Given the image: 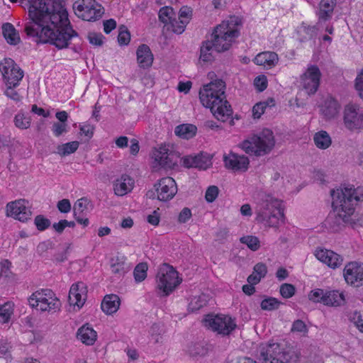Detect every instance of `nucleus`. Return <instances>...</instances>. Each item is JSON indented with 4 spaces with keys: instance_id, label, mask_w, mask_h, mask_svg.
Instances as JSON below:
<instances>
[{
    "instance_id": "25",
    "label": "nucleus",
    "mask_w": 363,
    "mask_h": 363,
    "mask_svg": "<svg viewBox=\"0 0 363 363\" xmlns=\"http://www.w3.org/2000/svg\"><path fill=\"white\" fill-rule=\"evenodd\" d=\"M336 0H321L319 4V10L317 13L318 23L325 22L332 18Z\"/></svg>"
},
{
    "instance_id": "10",
    "label": "nucleus",
    "mask_w": 363,
    "mask_h": 363,
    "mask_svg": "<svg viewBox=\"0 0 363 363\" xmlns=\"http://www.w3.org/2000/svg\"><path fill=\"white\" fill-rule=\"evenodd\" d=\"M225 24L218 25L211 34L214 50L217 52H223L230 49L235 38L239 36L240 32L226 30Z\"/></svg>"
},
{
    "instance_id": "39",
    "label": "nucleus",
    "mask_w": 363,
    "mask_h": 363,
    "mask_svg": "<svg viewBox=\"0 0 363 363\" xmlns=\"http://www.w3.org/2000/svg\"><path fill=\"white\" fill-rule=\"evenodd\" d=\"M148 267L146 262H141L136 265L133 274L136 282H141L147 277Z\"/></svg>"
},
{
    "instance_id": "47",
    "label": "nucleus",
    "mask_w": 363,
    "mask_h": 363,
    "mask_svg": "<svg viewBox=\"0 0 363 363\" xmlns=\"http://www.w3.org/2000/svg\"><path fill=\"white\" fill-rule=\"evenodd\" d=\"M220 24H225L226 30L239 31L238 27L242 25V19L238 16H230L227 21H223Z\"/></svg>"
},
{
    "instance_id": "61",
    "label": "nucleus",
    "mask_w": 363,
    "mask_h": 363,
    "mask_svg": "<svg viewBox=\"0 0 363 363\" xmlns=\"http://www.w3.org/2000/svg\"><path fill=\"white\" fill-rule=\"evenodd\" d=\"M193 10L191 7L187 6H182L179 12V19L189 20L191 18Z\"/></svg>"
},
{
    "instance_id": "32",
    "label": "nucleus",
    "mask_w": 363,
    "mask_h": 363,
    "mask_svg": "<svg viewBox=\"0 0 363 363\" xmlns=\"http://www.w3.org/2000/svg\"><path fill=\"white\" fill-rule=\"evenodd\" d=\"M214 45L212 41L210 40H207L202 43V45L200 48V60L204 62H211L214 60L213 52Z\"/></svg>"
},
{
    "instance_id": "62",
    "label": "nucleus",
    "mask_w": 363,
    "mask_h": 363,
    "mask_svg": "<svg viewBox=\"0 0 363 363\" xmlns=\"http://www.w3.org/2000/svg\"><path fill=\"white\" fill-rule=\"evenodd\" d=\"M53 247H54L53 242L50 240L40 242L37 246V252L40 255H42L43 253L47 252L48 250L52 249Z\"/></svg>"
},
{
    "instance_id": "16",
    "label": "nucleus",
    "mask_w": 363,
    "mask_h": 363,
    "mask_svg": "<svg viewBox=\"0 0 363 363\" xmlns=\"http://www.w3.org/2000/svg\"><path fill=\"white\" fill-rule=\"evenodd\" d=\"M32 212L28 207V201L18 199L6 205V216L12 217L21 222H26L30 218Z\"/></svg>"
},
{
    "instance_id": "30",
    "label": "nucleus",
    "mask_w": 363,
    "mask_h": 363,
    "mask_svg": "<svg viewBox=\"0 0 363 363\" xmlns=\"http://www.w3.org/2000/svg\"><path fill=\"white\" fill-rule=\"evenodd\" d=\"M77 337L84 344L92 345L96 340V332L91 328L83 325L77 331Z\"/></svg>"
},
{
    "instance_id": "21",
    "label": "nucleus",
    "mask_w": 363,
    "mask_h": 363,
    "mask_svg": "<svg viewBox=\"0 0 363 363\" xmlns=\"http://www.w3.org/2000/svg\"><path fill=\"white\" fill-rule=\"evenodd\" d=\"M86 298V286L83 282L72 285L69 292L68 300L70 305L82 307Z\"/></svg>"
},
{
    "instance_id": "60",
    "label": "nucleus",
    "mask_w": 363,
    "mask_h": 363,
    "mask_svg": "<svg viewBox=\"0 0 363 363\" xmlns=\"http://www.w3.org/2000/svg\"><path fill=\"white\" fill-rule=\"evenodd\" d=\"M292 332L307 333L308 328L305 323L301 320H296L292 324Z\"/></svg>"
},
{
    "instance_id": "56",
    "label": "nucleus",
    "mask_w": 363,
    "mask_h": 363,
    "mask_svg": "<svg viewBox=\"0 0 363 363\" xmlns=\"http://www.w3.org/2000/svg\"><path fill=\"white\" fill-rule=\"evenodd\" d=\"M350 320L354 323L360 332L363 333V320L359 312L354 311L350 315Z\"/></svg>"
},
{
    "instance_id": "22",
    "label": "nucleus",
    "mask_w": 363,
    "mask_h": 363,
    "mask_svg": "<svg viewBox=\"0 0 363 363\" xmlns=\"http://www.w3.org/2000/svg\"><path fill=\"white\" fill-rule=\"evenodd\" d=\"M316 258L333 269L339 267L342 262V258L333 251L326 249L316 250Z\"/></svg>"
},
{
    "instance_id": "4",
    "label": "nucleus",
    "mask_w": 363,
    "mask_h": 363,
    "mask_svg": "<svg viewBox=\"0 0 363 363\" xmlns=\"http://www.w3.org/2000/svg\"><path fill=\"white\" fill-rule=\"evenodd\" d=\"M257 222L269 227H277L284 218L281 201L270 195H263L255 208Z\"/></svg>"
},
{
    "instance_id": "53",
    "label": "nucleus",
    "mask_w": 363,
    "mask_h": 363,
    "mask_svg": "<svg viewBox=\"0 0 363 363\" xmlns=\"http://www.w3.org/2000/svg\"><path fill=\"white\" fill-rule=\"evenodd\" d=\"M6 89L4 91V94L9 99L16 102H19L22 99V96L18 91L15 90L17 86H12V85H6Z\"/></svg>"
},
{
    "instance_id": "55",
    "label": "nucleus",
    "mask_w": 363,
    "mask_h": 363,
    "mask_svg": "<svg viewBox=\"0 0 363 363\" xmlns=\"http://www.w3.org/2000/svg\"><path fill=\"white\" fill-rule=\"evenodd\" d=\"M150 333L155 343L161 342L162 329L160 328V325L157 323L153 324L150 328Z\"/></svg>"
},
{
    "instance_id": "23",
    "label": "nucleus",
    "mask_w": 363,
    "mask_h": 363,
    "mask_svg": "<svg viewBox=\"0 0 363 363\" xmlns=\"http://www.w3.org/2000/svg\"><path fill=\"white\" fill-rule=\"evenodd\" d=\"M211 164V160L208 155H197L184 158V165L187 168L195 167L206 169Z\"/></svg>"
},
{
    "instance_id": "7",
    "label": "nucleus",
    "mask_w": 363,
    "mask_h": 363,
    "mask_svg": "<svg viewBox=\"0 0 363 363\" xmlns=\"http://www.w3.org/2000/svg\"><path fill=\"white\" fill-rule=\"evenodd\" d=\"M177 272L167 264H163L157 274V288L161 296H168L181 283Z\"/></svg>"
},
{
    "instance_id": "42",
    "label": "nucleus",
    "mask_w": 363,
    "mask_h": 363,
    "mask_svg": "<svg viewBox=\"0 0 363 363\" xmlns=\"http://www.w3.org/2000/svg\"><path fill=\"white\" fill-rule=\"evenodd\" d=\"M188 352L192 357H201L207 353V349L201 343H191L188 347Z\"/></svg>"
},
{
    "instance_id": "15",
    "label": "nucleus",
    "mask_w": 363,
    "mask_h": 363,
    "mask_svg": "<svg viewBox=\"0 0 363 363\" xmlns=\"http://www.w3.org/2000/svg\"><path fill=\"white\" fill-rule=\"evenodd\" d=\"M153 157L154 167L173 169L177 166L180 155L177 152L169 150L165 146H162L154 152Z\"/></svg>"
},
{
    "instance_id": "35",
    "label": "nucleus",
    "mask_w": 363,
    "mask_h": 363,
    "mask_svg": "<svg viewBox=\"0 0 363 363\" xmlns=\"http://www.w3.org/2000/svg\"><path fill=\"white\" fill-rule=\"evenodd\" d=\"M111 272L115 274L121 276L125 273V257L116 256L111 259Z\"/></svg>"
},
{
    "instance_id": "64",
    "label": "nucleus",
    "mask_w": 363,
    "mask_h": 363,
    "mask_svg": "<svg viewBox=\"0 0 363 363\" xmlns=\"http://www.w3.org/2000/svg\"><path fill=\"white\" fill-rule=\"evenodd\" d=\"M355 88L359 91V94L363 99V69L356 78Z\"/></svg>"
},
{
    "instance_id": "26",
    "label": "nucleus",
    "mask_w": 363,
    "mask_h": 363,
    "mask_svg": "<svg viewBox=\"0 0 363 363\" xmlns=\"http://www.w3.org/2000/svg\"><path fill=\"white\" fill-rule=\"evenodd\" d=\"M136 54L138 63L140 67L147 68L152 65L153 55L148 45H140L137 49Z\"/></svg>"
},
{
    "instance_id": "8",
    "label": "nucleus",
    "mask_w": 363,
    "mask_h": 363,
    "mask_svg": "<svg viewBox=\"0 0 363 363\" xmlns=\"http://www.w3.org/2000/svg\"><path fill=\"white\" fill-rule=\"evenodd\" d=\"M32 308L41 311L56 312L61 307L60 301L50 289H42L34 292L28 298Z\"/></svg>"
},
{
    "instance_id": "33",
    "label": "nucleus",
    "mask_w": 363,
    "mask_h": 363,
    "mask_svg": "<svg viewBox=\"0 0 363 363\" xmlns=\"http://www.w3.org/2000/svg\"><path fill=\"white\" fill-rule=\"evenodd\" d=\"M313 141L315 146L321 150L328 148L332 144V140L330 135L325 130H320L315 133Z\"/></svg>"
},
{
    "instance_id": "13",
    "label": "nucleus",
    "mask_w": 363,
    "mask_h": 363,
    "mask_svg": "<svg viewBox=\"0 0 363 363\" xmlns=\"http://www.w3.org/2000/svg\"><path fill=\"white\" fill-rule=\"evenodd\" d=\"M75 13L84 21H95L104 13V9L95 0H78L73 4Z\"/></svg>"
},
{
    "instance_id": "11",
    "label": "nucleus",
    "mask_w": 363,
    "mask_h": 363,
    "mask_svg": "<svg viewBox=\"0 0 363 363\" xmlns=\"http://www.w3.org/2000/svg\"><path fill=\"white\" fill-rule=\"evenodd\" d=\"M344 127L349 131L359 133L363 129V108L357 104L345 106L342 113Z\"/></svg>"
},
{
    "instance_id": "38",
    "label": "nucleus",
    "mask_w": 363,
    "mask_h": 363,
    "mask_svg": "<svg viewBox=\"0 0 363 363\" xmlns=\"http://www.w3.org/2000/svg\"><path fill=\"white\" fill-rule=\"evenodd\" d=\"M174 15V9L172 7L164 6L162 7L159 11V20L164 24L167 25L169 24L171 21L174 18H173Z\"/></svg>"
},
{
    "instance_id": "9",
    "label": "nucleus",
    "mask_w": 363,
    "mask_h": 363,
    "mask_svg": "<svg viewBox=\"0 0 363 363\" xmlns=\"http://www.w3.org/2000/svg\"><path fill=\"white\" fill-rule=\"evenodd\" d=\"M177 193V185L174 179L167 177L155 184L153 189L149 190L146 196L150 199H158L167 202L172 200Z\"/></svg>"
},
{
    "instance_id": "19",
    "label": "nucleus",
    "mask_w": 363,
    "mask_h": 363,
    "mask_svg": "<svg viewBox=\"0 0 363 363\" xmlns=\"http://www.w3.org/2000/svg\"><path fill=\"white\" fill-rule=\"evenodd\" d=\"M341 105L331 96H328L320 106V113L325 121H331L339 117Z\"/></svg>"
},
{
    "instance_id": "48",
    "label": "nucleus",
    "mask_w": 363,
    "mask_h": 363,
    "mask_svg": "<svg viewBox=\"0 0 363 363\" xmlns=\"http://www.w3.org/2000/svg\"><path fill=\"white\" fill-rule=\"evenodd\" d=\"M11 349L12 345L11 342H9L6 339L0 340V356L4 357L6 359L11 358Z\"/></svg>"
},
{
    "instance_id": "31",
    "label": "nucleus",
    "mask_w": 363,
    "mask_h": 363,
    "mask_svg": "<svg viewBox=\"0 0 363 363\" xmlns=\"http://www.w3.org/2000/svg\"><path fill=\"white\" fill-rule=\"evenodd\" d=\"M2 32L6 42L10 45H16L19 43L21 38L14 26L9 23H4L2 26Z\"/></svg>"
},
{
    "instance_id": "43",
    "label": "nucleus",
    "mask_w": 363,
    "mask_h": 363,
    "mask_svg": "<svg viewBox=\"0 0 363 363\" xmlns=\"http://www.w3.org/2000/svg\"><path fill=\"white\" fill-rule=\"evenodd\" d=\"M15 125L20 129H27L30 125V118L26 116L23 113H18L14 117Z\"/></svg>"
},
{
    "instance_id": "37",
    "label": "nucleus",
    "mask_w": 363,
    "mask_h": 363,
    "mask_svg": "<svg viewBox=\"0 0 363 363\" xmlns=\"http://www.w3.org/2000/svg\"><path fill=\"white\" fill-rule=\"evenodd\" d=\"M275 105L274 100L269 99L267 101L257 103L252 108V114L255 118H259L264 113L265 109L268 106H274Z\"/></svg>"
},
{
    "instance_id": "41",
    "label": "nucleus",
    "mask_w": 363,
    "mask_h": 363,
    "mask_svg": "<svg viewBox=\"0 0 363 363\" xmlns=\"http://www.w3.org/2000/svg\"><path fill=\"white\" fill-rule=\"evenodd\" d=\"M13 313V306L7 302L0 306V323H6L9 322L11 314Z\"/></svg>"
},
{
    "instance_id": "50",
    "label": "nucleus",
    "mask_w": 363,
    "mask_h": 363,
    "mask_svg": "<svg viewBox=\"0 0 363 363\" xmlns=\"http://www.w3.org/2000/svg\"><path fill=\"white\" fill-rule=\"evenodd\" d=\"M326 295V291L321 289H315L312 290L308 294L309 300L315 303H323V300Z\"/></svg>"
},
{
    "instance_id": "6",
    "label": "nucleus",
    "mask_w": 363,
    "mask_h": 363,
    "mask_svg": "<svg viewBox=\"0 0 363 363\" xmlns=\"http://www.w3.org/2000/svg\"><path fill=\"white\" fill-rule=\"evenodd\" d=\"M274 145L273 132L269 129H264L259 135L243 141L240 147L247 154L263 156L269 153Z\"/></svg>"
},
{
    "instance_id": "1",
    "label": "nucleus",
    "mask_w": 363,
    "mask_h": 363,
    "mask_svg": "<svg viewBox=\"0 0 363 363\" xmlns=\"http://www.w3.org/2000/svg\"><path fill=\"white\" fill-rule=\"evenodd\" d=\"M29 22L25 25L27 35L36 37L43 43L58 49L68 47L69 40L78 36L72 29L68 12L62 0H28Z\"/></svg>"
},
{
    "instance_id": "27",
    "label": "nucleus",
    "mask_w": 363,
    "mask_h": 363,
    "mask_svg": "<svg viewBox=\"0 0 363 363\" xmlns=\"http://www.w3.org/2000/svg\"><path fill=\"white\" fill-rule=\"evenodd\" d=\"M120 298L116 294H109L104 296L101 304V310L108 315L116 313L120 306Z\"/></svg>"
},
{
    "instance_id": "59",
    "label": "nucleus",
    "mask_w": 363,
    "mask_h": 363,
    "mask_svg": "<svg viewBox=\"0 0 363 363\" xmlns=\"http://www.w3.org/2000/svg\"><path fill=\"white\" fill-rule=\"evenodd\" d=\"M206 305V300L201 297H194L189 305V309L191 311H196Z\"/></svg>"
},
{
    "instance_id": "12",
    "label": "nucleus",
    "mask_w": 363,
    "mask_h": 363,
    "mask_svg": "<svg viewBox=\"0 0 363 363\" xmlns=\"http://www.w3.org/2000/svg\"><path fill=\"white\" fill-rule=\"evenodd\" d=\"M205 326L223 336L229 335L237 327L235 319L226 315H207Z\"/></svg>"
},
{
    "instance_id": "36",
    "label": "nucleus",
    "mask_w": 363,
    "mask_h": 363,
    "mask_svg": "<svg viewBox=\"0 0 363 363\" xmlns=\"http://www.w3.org/2000/svg\"><path fill=\"white\" fill-rule=\"evenodd\" d=\"M79 143L78 141H72L57 147V153L61 156H66L74 153L79 147Z\"/></svg>"
},
{
    "instance_id": "28",
    "label": "nucleus",
    "mask_w": 363,
    "mask_h": 363,
    "mask_svg": "<svg viewBox=\"0 0 363 363\" xmlns=\"http://www.w3.org/2000/svg\"><path fill=\"white\" fill-rule=\"evenodd\" d=\"M278 60L277 53L274 52H263L257 55L254 59V62L257 65L272 68L277 64Z\"/></svg>"
},
{
    "instance_id": "51",
    "label": "nucleus",
    "mask_w": 363,
    "mask_h": 363,
    "mask_svg": "<svg viewBox=\"0 0 363 363\" xmlns=\"http://www.w3.org/2000/svg\"><path fill=\"white\" fill-rule=\"evenodd\" d=\"M188 23V20L179 19V21H177L174 18L169 24L171 25L174 33L181 34L184 31Z\"/></svg>"
},
{
    "instance_id": "5",
    "label": "nucleus",
    "mask_w": 363,
    "mask_h": 363,
    "mask_svg": "<svg viewBox=\"0 0 363 363\" xmlns=\"http://www.w3.org/2000/svg\"><path fill=\"white\" fill-rule=\"evenodd\" d=\"M301 354L293 347H281L278 343L269 344L260 350V363H298Z\"/></svg>"
},
{
    "instance_id": "14",
    "label": "nucleus",
    "mask_w": 363,
    "mask_h": 363,
    "mask_svg": "<svg viewBox=\"0 0 363 363\" xmlns=\"http://www.w3.org/2000/svg\"><path fill=\"white\" fill-rule=\"evenodd\" d=\"M0 72L5 84L12 86H18L24 76L23 71L11 58H5L1 62Z\"/></svg>"
},
{
    "instance_id": "20",
    "label": "nucleus",
    "mask_w": 363,
    "mask_h": 363,
    "mask_svg": "<svg viewBox=\"0 0 363 363\" xmlns=\"http://www.w3.org/2000/svg\"><path fill=\"white\" fill-rule=\"evenodd\" d=\"M225 167L234 172H246L248 169L250 161L247 157L230 152L223 155Z\"/></svg>"
},
{
    "instance_id": "29",
    "label": "nucleus",
    "mask_w": 363,
    "mask_h": 363,
    "mask_svg": "<svg viewBox=\"0 0 363 363\" xmlns=\"http://www.w3.org/2000/svg\"><path fill=\"white\" fill-rule=\"evenodd\" d=\"M346 303L345 295L343 291L337 290L327 291L323 300V304L329 306H340Z\"/></svg>"
},
{
    "instance_id": "57",
    "label": "nucleus",
    "mask_w": 363,
    "mask_h": 363,
    "mask_svg": "<svg viewBox=\"0 0 363 363\" xmlns=\"http://www.w3.org/2000/svg\"><path fill=\"white\" fill-rule=\"evenodd\" d=\"M218 193H219V189H218V186H210L206 191V195H205L206 200L209 203L214 201L216 199V198L218 195Z\"/></svg>"
},
{
    "instance_id": "2",
    "label": "nucleus",
    "mask_w": 363,
    "mask_h": 363,
    "mask_svg": "<svg viewBox=\"0 0 363 363\" xmlns=\"http://www.w3.org/2000/svg\"><path fill=\"white\" fill-rule=\"evenodd\" d=\"M225 82L216 79L204 85L199 91L201 104L209 108L213 115L223 122L228 120L233 113L231 106L225 99Z\"/></svg>"
},
{
    "instance_id": "18",
    "label": "nucleus",
    "mask_w": 363,
    "mask_h": 363,
    "mask_svg": "<svg viewBox=\"0 0 363 363\" xmlns=\"http://www.w3.org/2000/svg\"><path fill=\"white\" fill-rule=\"evenodd\" d=\"M344 277L346 282L355 287L363 285V264L350 262L345 267Z\"/></svg>"
},
{
    "instance_id": "52",
    "label": "nucleus",
    "mask_w": 363,
    "mask_h": 363,
    "mask_svg": "<svg viewBox=\"0 0 363 363\" xmlns=\"http://www.w3.org/2000/svg\"><path fill=\"white\" fill-rule=\"evenodd\" d=\"M279 292L283 298H289L295 294L296 288L293 284L284 283L281 285Z\"/></svg>"
},
{
    "instance_id": "63",
    "label": "nucleus",
    "mask_w": 363,
    "mask_h": 363,
    "mask_svg": "<svg viewBox=\"0 0 363 363\" xmlns=\"http://www.w3.org/2000/svg\"><path fill=\"white\" fill-rule=\"evenodd\" d=\"M255 86L257 88L259 91H263L267 86V81L264 76H259L255 79Z\"/></svg>"
},
{
    "instance_id": "58",
    "label": "nucleus",
    "mask_w": 363,
    "mask_h": 363,
    "mask_svg": "<svg viewBox=\"0 0 363 363\" xmlns=\"http://www.w3.org/2000/svg\"><path fill=\"white\" fill-rule=\"evenodd\" d=\"M104 35L101 33H89L88 34L89 43L96 46H101L104 43Z\"/></svg>"
},
{
    "instance_id": "3",
    "label": "nucleus",
    "mask_w": 363,
    "mask_h": 363,
    "mask_svg": "<svg viewBox=\"0 0 363 363\" xmlns=\"http://www.w3.org/2000/svg\"><path fill=\"white\" fill-rule=\"evenodd\" d=\"M330 194L337 223L350 222L354 206L357 202L363 201V186L354 188L352 184H343L336 190H332Z\"/></svg>"
},
{
    "instance_id": "45",
    "label": "nucleus",
    "mask_w": 363,
    "mask_h": 363,
    "mask_svg": "<svg viewBox=\"0 0 363 363\" xmlns=\"http://www.w3.org/2000/svg\"><path fill=\"white\" fill-rule=\"evenodd\" d=\"M240 242L247 246L252 251H256L259 248V240L258 238L252 235H247L242 237L240 239Z\"/></svg>"
},
{
    "instance_id": "40",
    "label": "nucleus",
    "mask_w": 363,
    "mask_h": 363,
    "mask_svg": "<svg viewBox=\"0 0 363 363\" xmlns=\"http://www.w3.org/2000/svg\"><path fill=\"white\" fill-rule=\"evenodd\" d=\"M89 206H91V203L90 200L86 197H82L78 199L74 205V216L77 214H84V211L88 209Z\"/></svg>"
},
{
    "instance_id": "44",
    "label": "nucleus",
    "mask_w": 363,
    "mask_h": 363,
    "mask_svg": "<svg viewBox=\"0 0 363 363\" xmlns=\"http://www.w3.org/2000/svg\"><path fill=\"white\" fill-rule=\"evenodd\" d=\"M281 302L276 298L268 297L264 298L260 304L261 308L264 311H273L277 309Z\"/></svg>"
},
{
    "instance_id": "46",
    "label": "nucleus",
    "mask_w": 363,
    "mask_h": 363,
    "mask_svg": "<svg viewBox=\"0 0 363 363\" xmlns=\"http://www.w3.org/2000/svg\"><path fill=\"white\" fill-rule=\"evenodd\" d=\"M130 40V33L128 28L121 25L119 26V32L118 35V42L121 45H127Z\"/></svg>"
},
{
    "instance_id": "34",
    "label": "nucleus",
    "mask_w": 363,
    "mask_h": 363,
    "mask_svg": "<svg viewBox=\"0 0 363 363\" xmlns=\"http://www.w3.org/2000/svg\"><path fill=\"white\" fill-rule=\"evenodd\" d=\"M196 127L192 124H182L175 128L174 133L182 138L189 139L196 135Z\"/></svg>"
},
{
    "instance_id": "24",
    "label": "nucleus",
    "mask_w": 363,
    "mask_h": 363,
    "mask_svg": "<svg viewBox=\"0 0 363 363\" xmlns=\"http://www.w3.org/2000/svg\"><path fill=\"white\" fill-rule=\"evenodd\" d=\"M134 182L130 176L123 174L113 183V190L116 195L123 196L130 192L133 188Z\"/></svg>"
},
{
    "instance_id": "54",
    "label": "nucleus",
    "mask_w": 363,
    "mask_h": 363,
    "mask_svg": "<svg viewBox=\"0 0 363 363\" xmlns=\"http://www.w3.org/2000/svg\"><path fill=\"white\" fill-rule=\"evenodd\" d=\"M52 130L55 136L60 137L67 132V123L55 122L52 126Z\"/></svg>"
},
{
    "instance_id": "49",
    "label": "nucleus",
    "mask_w": 363,
    "mask_h": 363,
    "mask_svg": "<svg viewBox=\"0 0 363 363\" xmlns=\"http://www.w3.org/2000/svg\"><path fill=\"white\" fill-rule=\"evenodd\" d=\"M34 223L37 229L40 231L48 229L51 225L50 220L43 215L37 216L35 218Z\"/></svg>"
},
{
    "instance_id": "17",
    "label": "nucleus",
    "mask_w": 363,
    "mask_h": 363,
    "mask_svg": "<svg viewBox=\"0 0 363 363\" xmlns=\"http://www.w3.org/2000/svg\"><path fill=\"white\" fill-rule=\"evenodd\" d=\"M321 73L316 65H311L301 76V84L308 95L314 94L320 85Z\"/></svg>"
}]
</instances>
